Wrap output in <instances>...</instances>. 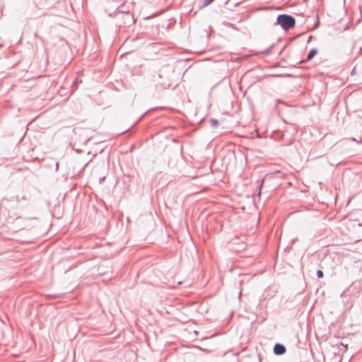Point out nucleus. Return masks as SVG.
I'll return each instance as SVG.
<instances>
[{
  "mask_svg": "<svg viewBox=\"0 0 362 362\" xmlns=\"http://www.w3.org/2000/svg\"><path fill=\"white\" fill-rule=\"evenodd\" d=\"M275 25H279L282 29L287 31L296 25V19L289 14H279L276 18Z\"/></svg>",
  "mask_w": 362,
  "mask_h": 362,
  "instance_id": "obj_1",
  "label": "nucleus"
},
{
  "mask_svg": "<svg viewBox=\"0 0 362 362\" xmlns=\"http://www.w3.org/2000/svg\"><path fill=\"white\" fill-rule=\"evenodd\" d=\"M122 18L124 20L123 23L126 26H131L132 24H134L135 23V21L134 20V16L129 11H127L124 14H123V17H122Z\"/></svg>",
  "mask_w": 362,
  "mask_h": 362,
  "instance_id": "obj_2",
  "label": "nucleus"
},
{
  "mask_svg": "<svg viewBox=\"0 0 362 362\" xmlns=\"http://www.w3.org/2000/svg\"><path fill=\"white\" fill-rule=\"evenodd\" d=\"M273 351L276 355H282L286 353V349L284 344L276 343L274 346Z\"/></svg>",
  "mask_w": 362,
  "mask_h": 362,
  "instance_id": "obj_3",
  "label": "nucleus"
},
{
  "mask_svg": "<svg viewBox=\"0 0 362 362\" xmlns=\"http://www.w3.org/2000/svg\"><path fill=\"white\" fill-rule=\"evenodd\" d=\"M122 6H117L115 13V17L116 18H122L123 17V14H124L127 11H125L124 9H122Z\"/></svg>",
  "mask_w": 362,
  "mask_h": 362,
  "instance_id": "obj_4",
  "label": "nucleus"
},
{
  "mask_svg": "<svg viewBox=\"0 0 362 362\" xmlns=\"http://www.w3.org/2000/svg\"><path fill=\"white\" fill-rule=\"evenodd\" d=\"M317 52L318 50L316 48L311 49L307 55V60L312 59L317 54Z\"/></svg>",
  "mask_w": 362,
  "mask_h": 362,
  "instance_id": "obj_5",
  "label": "nucleus"
},
{
  "mask_svg": "<svg viewBox=\"0 0 362 362\" xmlns=\"http://www.w3.org/2000/svg\"><path fill=\"white\" fill-rule=\"evenodd\" d=\"M30 197L26 196V195H23V197H21V198L19 197V196H16V202H20L21 200H24V201H28L29 200Z\"/></svg>",
  "mask_w": 362,
  "mask_h": 362,
  "instance_id": "obj_6",
  "label": "nucleus"
},
{
  "mask_svg": "<svg viewBox=\"0 0 362 362\" xmlns=\"http://www.w3.org/2000/svg\"><path fill=\"white\" fill-rule=\"evenodd\" d=\"M214 0H203L202 5L200 6L201 8H204L210 4H211Z\"/></svg>",
  "mask_w": 362,
  "mask_h": 362,
  "instance_id": "obj_7",
  "label": "nucleus"
},
{
  "mask_svg": "<svg viewBox=\"0 0 362 362\" xmlns=\"http://www.w3.org/2000/svg\"><path fill=\"white\" fill-rule=\"evenodd\" d=\"M209 123L211 127H216L218 124V120L216 119L211 118L209 120Z\"/></svg>",
  "mask_w": 362,
  "mask_h": 362,
  "instance_id": "obj_8",
  "label": "nucleus"
},
{
  "mask_svg": "<svg viewBox=\"0 0 362 362\" xmlns=\"http://www.w3.org/2000/svg\"><path fill=\"white\" fill-rule=\"evenodd\" d=\"M316 275L318 278H322L324 276V273L321 269H317L316 272Z\"/></svg>",
  "mask_w": 362,
  "mask_h": 362,
  "instance_id": "obj_9",
  "label": "nucleus"
},
{
  "mask_svg": "<svg viewBox=\"0 0 362 362\" xmlns=\"http://www.w3.org/2000/svg\"><path fill=\"white\" fill-rule=\"evenodd\" d=\"M351 141H356V142H358V143L362 144V139H361L360 141H358V140H357L356 139H355V138H351Z\"/></svg>",
  "mask_w": 362,
  "mask_h": 362,
  "instance_id": "obj_10",
  "label": "nucleus"
},
{
  "mask_svg": "<svg viewBox=\"0 0 362 362\" xmlns=\"http://www.w3.org/2000/svg\"><path fill=\"white\" fill-rule=\"evenodd\" d=\"M356 73V68L354 67L353 69L351 71V75H354Z\"/></svg>",
  "mask_w": 362,
  "mask_h": 362,
  "instance_id": "obj_11",
  "label": "nucleus"
},
{
  "mask_svg": "<svg viewBox=\"0 0 362 362\" xmlns=\"http://www.w3.org/2000/svg\"><path fill=\"white\" fill-rule=\"evenodd\" d=\"M312 38H313V36H312V35H310V36L309 37V38H308V42H310V40H312Z\"/></svg>",
  "mask_w": 362,
  "mask_h": 362,
  "instance_id": "obj_12",
  "label": "nucleus"
},
{
  "mask_svg": "<svg viewBox=\"0 0 362 362\" xmlns=\"http://www.w3.org/2000/svg\"><path fill=\"white\" fill-rule=\"evenodd\" d=\"M263 185V181H262V183L259 185V190L261 189Z\"/></svg>",
  "mask_w": 362,
  "mask_h": 362,
  "instance_id": "obj_13",
  "label": "nucleus"
},
{
  "mask_svg": "<svg viewBox=\"0 0 362 362\" xmlns=\"http://www.w3.org/2000/svg\"><path fill=\"white\" fill-rule=\"evenodd\" d=\"M144 115H145V113H144V114H143V115L141 116V117L139 118V120H141V119L144 117Z\"/></svg>",
  "mask_w": 362,
  "mask_h": 362,
  "instance_id": "obj_14",
  "label": "nucleus"
},
{
  "mask_svg": "<svg viewBox=\"0 0 362 362\" xmlns=\"http://www.w3.org/2000/svg\"><path fill=\"white\" fill-rule=\"evenodd\" d=\"M58 166H59V163H56V169H57V170L58 169Z\"/></svg>",
  "mask_w": 362,
  "mask_h": 362,
  "instance_id": "obj_15",
  "label": "nucleus"
},
{
  "mask_svg": "<svg viewBox=\"0 0 362 362\" xmlns=\"http://www.w3.org/2000/svg\"><path fill=\"white\" fill-rule=\"evenodd\" d=\"M35 218H36L35 217H30V218H29L28 219H30V220H33V219H35Z\"/></svg>",
  "mask_w": 362,
  "mask_h": 362,
  "instance_id": "obj_16",
  "label": "nucleus"
},
{
  "mask_svg": "<svg viewBox=\"0 0 362 362\" xmlns=\"http://www.w3.org/2000/svg\"><path fill=\"white\" fill-rule=\"evenodd\" d=\"M297 240H298V239H297V238H296V239H293L292 242H293V243L296 242Z\"/></svg>",
  "mask_w": 362,
  "mask_h": 362,
  "instance_id": "obj_17",
  "label": "nucleus"
},
{
  "mask_svg": "<svg viewBox=\"0 0 362 362\" xmlns=\"http://www.w3.org/2000/svg\"><path fill=\"white\" fill-rule=\"evenodd\" d=\"M272 46H273V45H272V46L269 47V48L267 49V52H268V51H269V49H271V48L272 47Z\"/></svg>",
  "mask_w": 362,
  "mask_h": 362,
  "instance_id": "obj_18",
  "label": "nucleus"
},
{
  "mask_svg": "<svg viewBox=\"0 0 362 362\" xmlns=\"http://www.w3.org/2000/svg\"><path fill=\"white\" fill-rule=\"evenodd\" d=\"M360 54H362V47L360 48Z\"/></svg>",
  "mask_w": 362,
  "mask_h": 362,
  "instance_id": "obj_19",
  "label": "nucleus"
},
{
  "mask_svg": "<svg viewBox=\"0 0 362 362\" xmlns=\"http://www.w3.org/2000/svg\"><path fill=\"white\" fill-rule=\"evenodd\" d=\"M293 141H294V139H292L288 144H291Z\"/></svg>",
  "mask_w": 362,
  "mask_h": 362,
  "instance_id": "obj_20",
  "label": "nucleus"
}]
</instances>
